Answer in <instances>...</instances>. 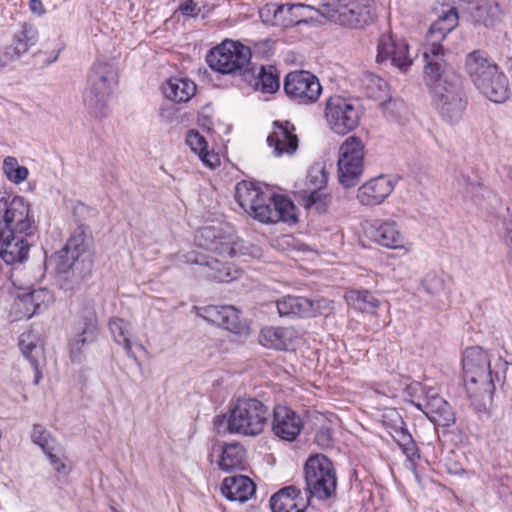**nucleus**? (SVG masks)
I'll list each match as a JSON object with an SVG mask.
<instances>
[{
	"label": "nucleus",
	"mask_w": 512,
	"mask_h": 512,
	"mask_svg": "<svg viewBox=\"0 0 512 512\" xmlns=\"http://www.w3.org/2000/svg\"><path fill=\"white\" fill-rule=\"evenodd\" d=\"M195 242L199 250L185 256V262L202 267L209 279L217 282H230L239 277L240 271L230 265L227 259L236 255L261 256L259 247L238 241L230 231L213 226L197 231Z\"/></svg>",
	"instance_id": "nucleus-1"
},
{
	"label": "nucleus",
	"mask_w": 512,
	"mask_h": 512,
	"mask_svg": "<svg viewBox=\"0 0 512 512\" xmlns=\"http://www.w3.org/2000/svg\"><path fill=\"white\" fill-rule=\"evenodd\" d=\"M465 71L481 95L494 103L509 98V80L486 52L475 50L465 58Z\"/></svg>",
	"instance_id": "nucleus-2"
},
{
	"label": "nucleus",
	"mask_w": 512,
	"mask_h": 512,
	"mask_svg": "<svg viewBox=\"0 0 512 512\" xmlns=\"http://www.w3.org/2000/svg\"><path fill=\"white\" fill-rule=\"evenodd\" d=\"M463 377L467 393L478 409L486 408L495 391L491 360L481 347L467 348L462 357Z\"/></svg>",
	"instance_id": "nucleus-3"
},
{
	"label": "nucleus",
	"mask_w": 512,
	"mask_h": 512,
	"mask_svg": "<svg viewBox=\"0 0 512 512\" xmlns=\"http://www.w3.org/2000/svg\"><path fill=\"white\" fill-rule=\"evenodd\" d=\"M118 83V74L112 63L96 61L89 72L83 91V103L91 114L102 117L113 89Z\"/></svg>",
	"instance_id": "nucleus-4"
},
{
	"label": "nucleus",
	"mask_w": 512,
	"mask_h": 512,
	"mask_svg": "<svg viewBox=\"0 0 512 512\" xmlns=\"http://www.w3.org/2000/svg\"><path fill=\"white\" fill-rule=\"evenodd\" d=\"M269 417V409L261 401L238 399L230 411L227 430L231 434L254 437L263 432Z\"/></svg>",
	"instance_id": "nucleus-5"
},
{
	"label": "nucleus",
	"mask_w": 512,
	"mask_h": 512,
	"mask_svg": "<svg viewBox=\"0 0 512 512\" xmlns=\"http://www.w3.org/2000/svg\"><path fill=\"white\" fill-rule=\"evenodd\" d=\"M321 11L342 26L362 28L373 21L376 8L373 0H325Z\"/></svg>",
	"instance_id": "nucleus-6"
},
{
	"label": "nucleus",
	"mask_w": 512,
	"mask_h": 512,
	"mask_svg": "<svg viewBox=\"0 0 512 512\" xmlns=\"http://www.w3.org/2000/svg\"><path fill=\"white\" fill-rule=\"evenodd\" d=\"M425 60L424 81L432 103L465 92L461 77L443 59Z\"/></svg>",
	"instance_id": "nucleus-7"
},
{
	"label": "nucleus",
	"mask_w": 512,
	"mask_h": 512,
	"mask_svg": "<svg viewBox=\"0 0 512 512\" xmlns=\"http://www.w3.org/2000/svg\"><path fill=\"white\" fill-rule=\"evenodd\" d=\"M306 489L318 499L331 498L337 488V476L333 463L322 454L310 456L304 466Z\"/></svg>",
	"instance_id": "nucleus-8"
},
{
	"label": "nucleus",
	"mask_w": 512,
	"mask_h": 512,
	"mask_svg": "<svg viewBox=\"0 0 512 512\" xmlns=\"http://www.w3.org/2000/svg\"><path fill=\"white\" fill-rule=\"evenodd\" d=\"M251 57L250 47L227 39L211 49L206 61L211 69L219 73L234 74L244 71L249 65Z\"/></svg>",
	"instance_id": "nucleus-9"
},
{
	"label": "nucleus",
	"mask_w": 512,
	"mask_h": 512,
	"mask_svg": "<svg viewBox=\"0 0 512 512\" xmlns=\"http://www.w3.org/2000/svg\"><path fill=\"white\" fill-rule=\"evenodd\" d=\"M1 227L4 232L33 236L37 231V222L30 203L21 196H14L9 202L0 198Z\"/></svg>",
	"instance_id": "nucleus-10"
},
{
	"label": "nucleus",
	"mask_w": 512,
	"mask_h": 512,
	"mask_svg": "<svg viewBox=\"0 0 512 512\" xmlns=\"http://www.w3.org/2000/svg\"><path fill=\"white\" fill-rule=\"evenodd\" d=\"M365 146L356 136H349L340 145L337 171L342 186L353 187L363 174Z\"/></svg>",
	"instance_id": "nucleus-11"
},
{
	"label": "nucleus",
	"mask_w": 512,
	"mask_h": 512,
	"mask_svg": "<svg viewBox=\"0 0 512 512\" xmlns=\"http://www.w3.org/2000/svg\"><path fill=\"white\" fill-rule=\"evenodd\" d=\"M361 113L359 102L352 98L334 95L326 102L325 117L328 126L339 135L354 130L359 124Z\"/></svg>",
	"instance_id": "nucleus-12"
},
{
	"label": "nucleus",
	"mask_w": 512,
	"mask_h": 512,
	"mask_svg": "<svg viewBox=\"0 0 512 512\" xmlns=\"http://www.w3.org/2000/svg\"><path fill=\"white\" fill-rule=\"evenodd\" d=\"M249 215L265 224L279 221L294 223L297 220L296 207L290 199L281 195H270L267 192Z\"/></svg>",
	"instance_id": "nucleus-13"
},
{
	"label": "nucleus",
	"mask_w": 512,
	"mask_h": 512,
	"mask_svg": "<svg viewBox=\"0 0 512 512\" xmlns=\"http://www.w3.org/2000/svg\"><path fill=\"white\" fill-rule=\"evenodd\" d=\"M196 313L205 321L217 325L236 335H249L250 326L240 317V311L231 305H209L195 307Z\"/></svg>",
	"instance_id": "nucleus-14"
},
{
	"label": "nucleus",
	"mask_w": 512,
	"mask_h": 512,
	"mask_svg": "<svg viewBox=\"0 0 512 512\" xmlns=\"http://www.w3.org/2000/svg\"><path fill=\"white\" fill-rule=\"evenodd\" d=\"M284 90L299 104H311L318 100L322 87L313 74L307 71H294L285 77Z\"/></svg>",
	"instance_id": "nucleus-15"
},
{
	"label": "nucleus",
	"mask_w": 512,
	"mask_h": 512,
	"mask_svg": "<svg viewBox=\"0 0 512 512\" xmlns=\"http://www.w3.org/2000/svg\"><path fill=\"white\" fill-rule=\"evenodd\" d=\"M458 19V12L455 7L443 10L428 31L427 44L423 52L425 59H443L444 49L440 43L448 33L457 27Z\"/></svg>",
	"instance_id": "nucleus-16"
},
{
	"label": "nucleus",
	"mask_w": 512,
	"mask_h": 512,
	"mask_svg": "<svg viewBox=\"0 0 512 512\" xmlns=\"http://www.w3.org/2000/svg\"><path fill=\"white\" fill-rule=\"evenodd\" d=\"M365 234L369 240L381 247L391 250H403L405 253H409L412 250L411 244L407 242L399 225L394 220L375 221L366 228Z\"/></svg>",
	"instance_id": "nucleus-17"
},
{
	"label": "nucleus",
	"mask_w": 512,
	"mask_h": 512,
	"mask_svg": "<svg viewBox=\"0 0 512 512\" xmlns=\"http://www.w3.org/2000/svg\"><path fill=\"white\" fill-rule=\"evenodd\" d=\"M97 335V317L93 310L88 309L74 323L70 337L69 354L74 363L84 359L85 346L95 340Z\"/></svg>",
	"instance_id": "nucleus-18"
},
{
	"label": "nucleus",
	"mask_w": 512,
	"mask_h": 512,
	"mask_svg": "<svg viewBox=\"0 0 512 512\" xmlns=\"http://www.w3.org/2000/svg\"><path fill=\"white\" fill-rule=\"evenodd\" d=\"M411 403L436 425L448 427L455 421V415L450 404L434 388H424L423 399Z\"/></svg>",
	"instance_id": "nucleus-19"
},
{
	"label": "nucleus",
	"mask_w": 512,
	"mask_h": 512,
	"mask_svg": "<svg viewBox=\"0 0 512 512\" xmlns=\"http://www.w3.org/2000/svg\"><path fill=\"white\" fill-rule=\"evenodd\" d=\"M395 179L390 175H378L364 182L358 189L356 199L363 206L382 204L394 191Z\"/></svg>",
	"instance_id": "nucleus-20"
},
{
	"label": "nucleus",
	"mask_w": 512,
	"mask_h": 512,
	"mask_svg": "<svg viewBox=\"0 0 512 512\" xmlns=\"http://www.w3.org/2000/svg\"><path fill=\"white\" fill-rule=\"evenodd\" d=\"M377 62L389 61L401 71H406L412 65L408 44L404 40H396L390 34H383L377 46Z\"/></svg>",
	"instance_id": "nucleus-21"
},
{
	"label": "nucleus",
	"mask_w": 512,
	"mask_h": 512,
	"mask_svg": "<svg viewBox=\"0 0 512 512\" xmlns=\"http://www.w3.org/2000/svg\"><path fill=\"white\" fill-rule=\"evenodd\" d=\"M298 137L294 125L289 121H274L267 144L277 157L293 155L298 149Z\"/></svg>",
	"instance_id": "nucleus-22"
},
{
	"label": "nucleus",
	"mask_w": 512,
	"mask_h": 512,
	"mask_svg": "<svg viewBox=\"0 0 512 512\" xmlns=\"http://www.w3.org/2000/svg\"><path fill=\"white\" fill-rule=\"evenodd\" d=\"M300 416L289 407L278 405L273 411L272 431L284 441H294L302 430Z\"/></svg>",
	"instance_id": "nucleus-23"
},
{
	"label": "nucleus",
	"mask_w": 512,
	"mask_h": 512,
	"mask_svg": "<svg viewBox=\"0 0 512 512\" xmlns=\"http://www.w3.org/2000/svg\"><path fill=\"white\" fill-rule=\"evenodd\" d=\"M308 505V498L296 486L284 487L270 499L272 512H304Z\"/></svg>",
	"instance_id": "nucleus-24"
},
{
	"label": "nucleus",
	"mask_w": 512,
	"mask_h": 512,
	"mask_svg": "<svg viewBox=\"0 0 512 512\" xmlns=\"http://www.w3.org/2000/svg\"><path fill=\"white\" fill-rule=\"evenodd\" d=\"M298 341V333L292 327H263L259 333V343L269 349H293Z\"/></svg>",
	"instance_id": "nucleus-25"
},
{
	"label": "nucleus",
	"mask_w": 512,
	"mask_h": 512,
	"mask_svg": "<svg viewBox=\"0 0 512 512\" xmlns=\"http://www.w3.org/2000/svg\"><path fill=\"white\" fill-rule=\"evenodd\" d=\"M85 251V238L82 234L70 237L66 245L56 254L57 271L60 273L70 271Z\"/></svg>",
	"instance_id": "nucleus-26"
},
{
	"label": "nucleus",
	"mask_w": 512,
	"mask_h": 512,
	"mask_svg": "<svg viewBox=\"0 0 512 512\" xmlns=\"http://www.w3.org/2000/svg\"><path fill=\"white\" fill-rule=\"evenodd\" d=\"M222 494L230 501L246 502L255 493V484L244 475L229 476L223 480Z\"/></svg>",
	"instance_id": "nucleus-27"
},
{
	"label": "nucleus",
	"mask_w": 512,
	"mask_h": 512,
	"mask_svg": "<svg viewBox=\"0 0 512 512\" xmlns=\"http://www.w3.org/2000/svg\"><path fill=\"white\" fill-rule=\"evenodd\" d=\"M196 84L189 78L170 77L163 85L162 92L174 103H187L196 94Z\"/></svg>",
	"instance_id": "nucleus-28"
},
{
	"label": "nucleus",
	"mask_w": 512,
	"mask_h": 512,
	"mask_svg": "<svg viewBox=\"0 0 512 512\" xmlns=\"http://www.w3.org/2000/svg\"><path fill=\"white\" fill-rule=\"evenodd\" d=\"M467 103V97L463 92L450 98H441L432 105L443 121L454 124L462 119Z\"/></svg>",
	"instance_id": "nucleus-29"
},
{
	"label": "nucleus",
	"mask_w": 512,
	"mask_h": 512,
	"mask_svg": "<svg viewBox=\"0 0 512 512\" xmlns=\"http://www.w3.org/2000/svg\"><path fill=\"white\" fill-rule=\"evenodd\" d=\"M246 460V450L238 442L226 443L221 448L217 460L218 467L226 472L243 469Z\"/></svg>",
	"instance_id": "nucleus-30"
},
{
	"label": "nucleus",
	"mask_w": 512,
	"mask_h": 512,
	"mask_svg": "<svg viewBox=\"0 0 512 512\" xmlns=\"http://www.w3.org/2000/svg\"><path fill=\"white\" fill-rule=\"evenodd\" d=\"M38 41V30L33 25L24 23L21 29L15 33L13 43L6 51L10 52V60L19 59L29 48Z\"/></svg>",
	"instance_id": "nucleus-31"
},
{
	"label": "nucleus",
	"mask_w": 512,
	"mask_h": 512,
	"mask_svg": "<svg viewBox=\"0 0 512 512\" xmlns=\"http://www.w3.org/2000/svg\"><path fill=\"white\" fill-rule=\"evenodd\" d=\"M185 142L207 167L214 168L219 165L218 155L208 150L206 139L198 131L189 130Z\"/></svg>",
	"instance_id": "nucleus-32"
},
{
	"label": "nucleus",
	"mask_w": 512,
	"mask_h": 512,
	"mask_svg": "<svg viewBox=\"0 0 512 512\" xmlns=\"http://www.w3.org/2000/svg\"><path fill=\"white\" fill-rule=\"evenodd\" d=\"M311 300L300 296H284L277 301L280 316L309 317L312 314Z\"/></svg>",
	"instance_id": "nucleus-33"
},
{
	"label": "nucleus",
	"mask_w": 512,
	"mask_h": 512,
	"mask_svg": "<svg viewBox=\"0 0 512 512\" xmlns=\"http://www.w3.org/2000/svg\"><path fill=\"white\" fill-rule=\"evenodd\" d=\"M266 192L252 182L242 181L235 187V199L240 207L250 213Z\"/></svg>",
	"instance_id": "nucleus-34"
},
{
	"label": "nucleus",
	"mask_w": 512,
	"mask_h": 512,
	"mask_svg": "<svg viewBox=\"0 0 512 512\" xmlns=\"http://www.w3.org/2000/svg\"><path fill=\"white\" fill-rule=\"evenodd\" d=\"M299 201L301 205L315 213H325L331 203V195L325 190L300 191Z\"/></svg>",
	"instance_id": "nucleus-35"
},
{
	"label": "nucleus",
	"mask_w": 512,
	"mask_h": 512,
	"mask_svg": "<svg viewBox=\"0 0 512 512\" xmlns=\"http://www.w3.org/2000/svg\"><path fill=\"white\" fill-rule=\"evenodd\" d=\"M345 298L348 305L365 313L374 312L380 305V301L367 290H351L346 293Z\"/></svg>",
	"instance_id": "nucleus-36"
},
{
	"label": "nucleus",
	"mask_w": 512,
	"mask_h": 512,
	"mask_svg": "<svg viewBox=\"0 0 512 512\" xmlns=\"http://www.w3.org/2000/svg\"><path fill=\"white\" fill-rule=\"evenodd\" d=\"M280 87V77L277 69L272 66H260L254 82L255 90L262 93H274Z\"/></svg>",
	"instance_id": "nucleus-37"
},
{
	"label": "nucleus",
	"mask_w": 512,
	"mask_h": 512,
	"mask_svg": "<svg viewBox=\"0 0 512 512\" xmlns=\"http://www.w3.org/2000/svg\"><path fill=\"white\" fill-rule=\"evenodd\" d=\"M108 326L113 340L124 348L129 357L134 356L130 341L129 322L122 318L114 317L110 319Z\"/></svg>",
	"instance_id": "nucleus-38"
},
{
	"label": "nucleus",
	"mask_w": 512,
	"mask_h": 512,
	"mask_svg": "<svg viewBox=\"0 0 512 512\" xmlns=\"http://www.w3.org/2000/svg\"><path fill=\"white\" fill-rule=\"evenodd\" d=\"M502 16V10L497 2L485 1L478 5L474 14V19L486 27H493L499 22Z\"/></svg>",
	"instance_id": "nucleus-39"
},
{
	"label": "nucleus",
	"mask_w": 512,
	"mask_h": 512,
	"mask_svg": "<svg viewBox=\"0 0 512 512\" xmlns=\"http://www.w3.org/2000/svg\"><path fill=\"white\" fill-rule=\"evenodd\" d=\"M45 455L58 478L67 477L71 473L73 465L62 445L55 447Z\"/></svg>",
	"instance_id": "nucleus-40"
},
{
	"label": "nucleus",
	"mask_w": 512,
	"mask_h": 512,
	"mask_svg": "<svg viewBox=\"0 0 512 512\" xmlns=\"http://www.w3.org/2000/svg\"><path fill=\"white\" fill-rule=\"evenodd\" d=\"M2 172L6 179L15 185L22 184L29 177L28 168L20 165L17 158L14 156H6L3 159Z\"/></svg>",
	"instance_id": "nucleus-41"
},
{
	"label": "nucleus",
	"mask_w": 512,
	"mask_h": 512,
	"mask_svg": "<svg viewBox=\"0 0 512 512\" xmlns=\"http://www.w3.org/2000/svg\"><path fill=\"white\" fill-rule=\"evenodd\" d=\"M328 174L325 166L321 162L314 163L307 174L305 188L301 191L324 190L327 185Z\"/></svg>",
	"instance_id": "nucleus-42"
},
{
	"label": "nucleus",
	"mask_w": 512,
	"mask_h": 512,
	"mask_svg": "<svg viewBox=\"0 0 512 512\" xmlns=\"http://www.w3.org/2000/svg\"><path fill=\"white\" fill-rule=\"evenodd\" d=\"M289 10V8H282V5L275 3H268L259 10V16L263 23L272 26H283L287 23L283 19V11Z\"/></svg>",
	"instance_id": "nucleus-43"
},
{
	"label": "nucleus",
	"mask_w": 512,
	"mask_h": 512,
	"mask_svg": "<svg viewBox=\"0 0 512 512\" xmlns=\"http://www.w3.org/2000/svg\"><path fill=\"white\" fill-rule=\"evenodd\" d=\"M11 313L17 320L30 319L35 315V306L28 299L27 292L17 294L11 307Z\"/></svg>",
	"instance_id": "nucleus-44"
},
{
	"label": "nucleus",
	"mask_w": 512,
	"mask_h": 512,
	"mask_svg": "<svg viewBox=\"0 0 512 512\" xmlns=\"http://www.w3.org/2000/svg\"><path fill=\"white\" fill-rule=\"evenodd\" d=\"M31 439L33 443L38 445L44 454L47 452L54 450L55 447L61 445L58 443L42 425L36 424L33 426Z\"/></svg>",
	"instance_id": "nucleus-45"
},
{
	"label": "nucleus",
	"mask_w": 512,
	"mask_h": 512,
	"mask_svg": "<svg viewBox=\"0 0 512 512\" xmlns=\"http://www.w3.org/2000/svg\"><path fill=\"white\" fill-rule=\"evenodd\" d=\"M28 299L35 306V314L47 309L54 302L53 293L46 288L34 289L27 292Z\"/></svg>",
	"instance_id": "nucleus-46"
},
{
	"label": "nucleus",
	"mask_w": 512,
	"mask_h": 512,
	"mask_svg": "<svg viewBox=\"0 0 512 512\" xmlns=\"http://www.w3.org/2000/svg\"><path fill=\"white\" fill-rule=\"evenodd\" d=\"M282 8H289V10L283 11V19L287 21V23L283 24V26H290L302 22L304 19L303 12L310 7L300 3H287L282 4Z\"/></svg>",
	"instance_id": "nucleus-47"
},
{
	"label": "nucleus",
	"mask_w": 512,
	"mask_h": 512,
	"mask_svg": "<svg viewBox=\"0 0 512 512\" xmlns=\"http://www.w3.org/2000/svg\"><path fill=\"white\" fill-rule=\"evenodd\" d=\"M462 180L465 182L466 197L470 198L475 204L482 205V201L491 195V193L479 183L469 182L468 178L465 176H462Z\"/></svg>",
	"instance_id": "nucleus-48"
},
{
	"label": "nucleus",
	"mask_w": 512,
	"mask_h": 512,
	"mask_svg": "<svg viewBox=\"0 0 512 512\" xmlns=\"http://www.w3.org/2000/svg\"><path fill=\"white\" fill-rule=\"evenodd\" d=\"M311 304L313 311L309 317H314L317 315L328 316L333 311V301L325 298H320L315 301L311 300Z\"/></svg>",
	"instance_id": "nucleus-49"
},
{
	"label": "nucleus",
	"mask_w": 512,
	"mask_h": 512,
	"mask_svg": "<svg viewBox=\"0 0 512 512\" xmlns=\"http://www.w3.org/2000/svg\"><path fill=\"white\" fill-rule=\"evenodd\" d=\"M423 285L428 293L437 292L442 286V280L436 273H428L423 281Z\"/></svg>",
	"instance_id": "nucleus-50"
},
{
	"label": "nucleus",
	"mask_w": 512,
	"mask_h": 512,
	"mask_svg": "<svg viewBox=\"0 0 512 512\" xmlns=\"http://www.w3.org/2000/svg\"><path fill=\"white\" fill-rule=\"evenodd\" d=\"M274 42L270 39L256 41L253 45L254 53L269 56L273 51Z\"/></svg>",
	"instance_id": "nucleus-51"
},
{
	"label": "nucleus",
	"mask_w": 512,
	"mask_h": 512,
	"mask_svg": "<svg viewBox=\"0 0 512 512\" xmlns=\"http://www.w3.org/2000/svg\"><path fill=\"white\" fill-rule=\"evenodd\" d=\"M181 13L185 16L196 17L201 9L193 0H186L179 7Z\"/></svg>",
	"instance_id": "nucleus-52"
},
{
	"label": "nucleus",
	"mask_w": 512,
	"mask_h": 512,
	"mask_svg": "<svg viewBox=\"0 0 512 512\" xmlns=\"http://www.w3.org/2000/svg\"><path fill=\"white\" fill-rule=\"evenodd\" d=\"M24 335L25 334H22V336L20 338L19 346H20V349L22 350L23 354L26 357H28L32 353V351L36 348V345L32 341L27 342L24 338Z\"/></svg>",
	"instance_id": "nucleus-53"
},
{
	"label": "nucleus",
	"mask_w": 512,
	"mask_h": 512,
	"mask_svg": "<svg viewBox=\"0 0 512 512\" xmlns=\"http://www.w3.org/2000/svg\"><path fill=\"white\" fill-rule=\"evenodd\" d=\"M506 244L508 246L509 254L512 257V210L509 219L506 222Z\"/></svg>",
	"instance_id": "nucleus-54"
},
{
	"label": "nucleus",
	"mask_w": 512,
	"mask_h": 512,
	"mask_svg": "<svg viewBox=\"0 0 512 512\" xmlns=\"http://www.w3.org/2000/svg\"><path fill=\"white\" fill-rule=\"evenodd\" d=\"M29 8L32 13L39 16L45 13V8L41 0H30Z\"/></svg>",
	"instance_id": "nucleus-55"
},
{
	"label": "nucleus",
	"mask_w": 512,
	"mask_h": 512,
	"mask_svg": "<svg viewBox=\"0 0 512 512\" xmlns=\"http://www.w3.org/2000/svg\"><path fill=\"white\" fill-rule=\"evenodd\" d=\"M401 389V387H393V388H390L388 387L387 389H383L381 391L377 390V392L379 393H382L383 395H386L390 398H394L397 396V392Z\"/></svg>",
	"instance_id": "nucleus-56"
},
{
	"label": "nucleus",
	"mask_w": 512,
	"mask_h": 512,
	"mask_svg": "<svg viewBox=\"0 0 512 512\" xmlns=\"http://www.w3.org/2000/svg\"><path fill=\"white\" fill-rule=\"evenodd\" d=\"M9 57H10V52L9 51H5L4 58L0 59V68L5 67L9 62L12 61V60L9 59Z\"/></svg>",
	"instance_id": "nucleus-57"
},
{
	"label": "nucleus",
	"mask_w": 512,
	"mask_h": 512,
	"mask_svg": "<svg viewBox=\"0 0 512 512\" xmlns=\"http://www.w3.org/2000/svg\"><path fill=\"white\" fill-rule=\"evenodd\" d=\"M499 362L504 367V370H506L507 366H508V362L503 360V359H501V358H499Z\"/></svg>",
	"instance_id": "nucleus-58"
},
{
	"label": "nucleus",
	"mask_w": 512,
	"mask_h": 512,
	"mask_svg": "<svg viewBox=\"0 0 512 512\" xmlns=\"http://www.w3.org/2000/svg\"><path fill=\"white\" fill-rule=\"evenodd\" d=\"M58 55H59V52L56 53V55L54 56L53 59H51L50 61H48V63H53L54 61H56L58 59Z\"/></svg>",
	"instance_id": "nucleus-59"
},
{
	"label": "nucleus",
	"mask_w": 512,
	"mask_h": 512,
	"mask_svg": "<svg viewBox=\"0 0 512 512\" xmlns=\"http://www.w3.org/2000/svg\"><path fill=\"white\" fill-rule=\"evenodd\" d=\"M107 512H119V511H117L115 508H110L109 511H107Z\"/></svg>",
	"instance_id": "nucleus-60"
},
{
	"label": "nucleus",
	"mask_w": 512,
	"mask_h": 512,
	"mask_svg": "<svg viewBox=\"0 0 512 512\" xmlns=\"http://www.w3.org/2000/svg\"><path fill=\"white\" fill-rule=\"evenodd\" d=\"M39 382V378H35V384H37Z\"/></svg>",
	"instance_id": "nucleus-61"
}]
</instances>
